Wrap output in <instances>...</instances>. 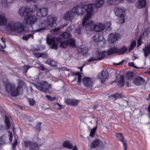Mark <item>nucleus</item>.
I'll use <instances>...</instances> for the list:
<instances>
[{"label": "nucleus", "mask_w": 150, "mask_h": 150, "mask_svg": "<svg viewBox=\"0 0 150 150\" xmlns=\"http://www.w3.org/2000/svg\"><path fill=\"white\" fill-rule=\"evenodd\" d=\"M93 6L92 4H89L86 6V8L84 9V8L86 6L84 2H81L73 8V11L74 12L75 14L77 15H83L85 11L86 12L87 14L84 17L82 20L83 25L92 16L93 12Z\"/></svg>", "instance_id": "1"}, {"label": "nucleus", "mask_w": 150, "mask_h": 150, "mask_svg": "<svg viewBox=\"0 0 150 150\" xmlns=\"http://www.w3.org/2000/svg\"><path fill=\"white\" fill-rule=\"evenodd\" d=\"M33 10L30 8H21L18 11L20 15L25 18V20L26 24L32 25L37 21V18L35 16L31 14Z\"/></svg>", "instance_id": "2"}, {"label": "nucleus", "mask_w": 150, "mask_h": 150, "mask_svg": "<svg viewBox=\"0 0 150 150\" xmlns=\"http://www.w3.org/2000/svg\"><path fill=\"white\" fill-rule=\"evenodd\" d=\"M47 42L50 45H51V47L53 49H56L58 47L57 44H59V47L62 48H66L68 45L67 41H63L61 38H55L52 37L51 38L46 37Z\"/></svg>", "instance_id": "3"}, {"label": "nucleus", "mask_w": 150, "mask_h": 150, "mask_svg": "<svg viewBox=\"0 0 150 150\" xmlns=\"http://www.w3.org/2000/svg\"><path fill=\"white\" fill-rule=\"evenodd\" d=\"M3 82L6 85V90L8 93H11V96H16L19 94L20 91L21 90L19 86H18L16 88L14 84L9 83L7 81L5 82L4 80Z\"/></svg>", "instance_id": "4"}, {"label": "nucleus", "mask_w": 150, "mask_h": 150, "mask_svg": "<svg viewBox=\"0 0 150 150\" xmlns=\"http://www.w3.org/2000/svg\"><path fill=\"white\" fill-rule=\"evenodd\" d=\"M7 30L10 32L17 31L21 33L24 30V28L20 23L17 22L14 23L13 22L9 23L6 26Z\"/></svg>", "instance_id": "5"}, {"label": "nucleus", "mask_w": 150, "mask_h": 150, "mask_svg": "<svg viewBox=\"0 0 150 150\" xmlns=\"http://www.w3.org/2000/svg\"><path fill=\"white\" fill-rule=\"evenodd\" d=\"M56 18L52 16H49L47 20V27H44L36 30L37 32H40L41 31L47 30L48 27H52L56 23Z\"/></svg>", "instance_id": "6"}, {"label": "nucleus", "mask_w": 150, "mask_h": 150, "mask_svg": "<svg viewBox=\"0 0 150 150\" xmlns=\"http://www.w3.org/2000/svg\"><path fill=\"white\" fill-rule=\"evenodd\" d=\"M42 86L38 85H35V86L37 88L46 93L50 92L49 88H51V86L46 81L42 82L40 83Z\"/></svg>", "instance_id": "7"}, {"label": "nucleus", "mask_w": 150, "mask_h": 150, "mask_svg": "<svg viewBox=\"0 0 150 150\" xmlns=\"http://www.w3.org/2000/svg\"><path fill=\"white\" fill-rule=\"evenodd\" d=\"M127 48L124 46L118 49L117 47H113L110 48L107 50L108 54V55L113 54L117 53L118 54H122L125 53L127 50Z\"/></svg>", "instance_id": "8"}, {"label": "nucleus", "mask_w": 150, "mask_h": 150, "mask_svg": "<svg viewBox=\"0 0 150 150\" xmlns=\"http://www.w3.org/2000/svg\"><path fill=\"white\" fill-rule=\"evenodd\" d=\"M107 52L105 51L99 52L96 54V57H93L90 58L88 60L89 62L95 60H100L103 59L107 55Z\"/></svg>", "instance_id": "9"}, {"label": "nucleus", "mask_w": 150, "mask_h": 150, "mask_svg": "<svg viewBox=\"0 0 150 150\" xmlns=\"http://www.w3.org/2000/svg\"><path fill=\"white\" fill-rule=\"evenodd\" d=\"M109 76V73L106 70H103L101 72L99 73L97 77L98 79H100L101 83H103L108 79Z\"/></svg>", "instance_id": "10"}, {"label": "nucleus", "mask_w": 150, "mask_h": 150, "mask_svg": "<svg viewBox=\"0 0 150 150\" xmlns=\"http://www.w3.org/2000/svg\"><path fill=\"white\" fill-rule=\"evenodd\" d=\"M82 82L85 86L88 88H91L93 86V81L91 78L86 77H84Z\"/></svg>", "instance_id": "11"}, {"label": "nucleus", "mask_w": 150, "mask_h": 150, "mask_svg": "<svg viewBox=\"0 0 150 150\" xmlns=\"http://www.w3.org/2000/svg\"><path fill=\"white\" fill-rule=\"evenodd\" d=\"M114 11L116 16L121 18L122 20V21L121 23H124L125 20L124 19V15L125 13V12L124 11L123 9L122 8H120L116 7L115 8Z\"/></svg>", "instance_id": "12"}, {"label": "nucleus", "mask_w": 150, "mask_h": 150, "mask_svg": "<svg viewBox=\"0 0 150 150\" xmlns=\"http://www.w3.org/2000/svg\"><path fill=\"white\" fill-rule=\"evenodd\" d=\"M120 37V35L118 33H112L109 34L108 41L111 43H114L118 40Z\"/></svg>", "instance_id": "13"}, {"label": "nucleus", "mask_w": 150, "mask_h": 150, "mask_svg": "<svg viewBox=\"0 0 150 150\" xmlns=\"http://www.w3.org/2000/svg\"><path fill=\"white\" fill-rule=\"evenodd\" d=\"M48 9L45 8H42L38 9L37 11L36 14L40 17H42L47 14Z\"/></svg>", "instance_id": "14"}, {"label": "nucleus", "mask_w": 150, "mask_h": 150, "mask_svg": "<svg viewBox=\"0 0 150 150\" xmlns=\"http://www.w3.org/2000/svg\"><path fill=\"white\" fill-rule=\"evenodd\" d=\"M102 142L98 139L95 140L92 142L91 148H94L97 149H99L101 148Z\"/></svg>", "instance_id": "15"}, {"label": "nucleus", "mask_w": 150, "mask_h": 150, "mask_svg": "<svg viewBox=\"0 0 150 150\" xmlns=\"http://www.w3.org/2000/svg\"><path fill=\"white\" fill-rule=\"evenodd\" d=\"M87 21L85 22V24L83 25L82 24L83 26L85 27L87 31H92L93 30V28L94 27L95 23H93V22L91 21H88L86 24V23L87 22Z\"/></svg>", "instance_id": "16"}, {"label": "nucleus", "mask_w": 150, "mask_h": 150, "mask_svg": "<svg viewBox=\"0 0 150 150\" xmlns=\"http://www.w3.org/2000/svg\"><path fill=\"white\" fill-rule=\"evenodd\" d=\"M116 136L118 140L121 141L122 143L124 150H127V144L125 142V138L122 136V134L121 133L117 134Z\"/></svg>", "instance_id": "17"}, {"label": "nucleus", "mask_w": 150, "mask_h": 150, "mask_svg": "<svg viewBox=\"0 0 150 150\" xmlns=\"http://www.w3.org/2000/svg\"><path fill=\"white\" fill-rule=\"evenodd\" d=\"M146 0H138L135 4V6L139 9H141L145 7L146 6Z\"/></svg>", "instance_id": "18"}, {"label": "nucleus", "mask_w": 150, "mask_h": 150, "mask_svg": "<svg viewBox=\"0 0 150 150\" xmlns=\"http://www.w3.org/2000/svg\"><path fill=\"white\" fill-rule=\"evenodd\" d=\"M35 143L32 142L29 140H26L22 142V144L25 148L29 149V150H30Z\"/></svg>", "instance_id": "19"}, {"label": "nucleus", "mask_w": 150, "mask_h": 150, "mask_svg": "<svg viewBox=\"0 0 150 150\" xmlns=\"http://www.w3.org/2000/svg\"><path fill=\"white\" fill-rule=\"evenodd\" d=\"M77 50L79 53H82L84 56L86 55L88 52L87 48L85 47L83 45L79 46L77 49Z\"/></svg>", "instance_id": "20"}, {"label": "nucleus", "mask_w": 150, "mask_h": 150, "mask_svg": "<svg viewBox=\"0 0 150 150\" xmlns=\"http://www.w3.org/2000/svg\"><path fill=\"white\" fill-rule=\"evenodd\" d=\"M105 28V27L103 24L99 23L94 25L93 29L95 31H100L103 30Z\"/></svg>", "instance_id": "21"}, {"label": "nucleus", "mask_w": 150, "mask_h": 150, "mask_svg": "<svg viewBox=\"0 0 150 150\" xmlns=\"http://www.w3.org/2000/svg\"><path fill=\"white\" fill-rule=\"evenodd\" d=\"M144 82V80L142 78L138 77L135 78L133 81V83L136 85L139 86L143 84Z\"/></svg>", "instance_id": "22"}, {"label": "nucleus", "mask_w": 150, "mask_h": 150, "mask_svg": "<svg viewBox=\"0 0 150 150\" xmlns=\"http://www.w3.org/2000/svg\"><path fill=\"white\" fill-rule=\"evenodd\" d=\"M75 14L74 12L73 11V9L71 11H68L67 13H66L64 17V18L67 20H69L72 18L74 16Z\"/></svg>", "instance_id": "23"}, {"label": "nucleus", "mask_w": 150, "mask_h": 150, "mask_svg": "<svg viewBox=\"0 0 150 150\" xmlns=\"http://www.w3.org/2000/svg\"><path fill=\"white\" fill-rule=\"evenodd\" d=\"M65 102L69 105H77L79 101L76 100L68 99L65 100Z\"/></svg>", "instance_id": "24"}, {"label": "nucleus", "mask_w": 150, "mask_h": 150, "mask_svg": "<svg viewBox=\"0 0 150 150\" xmlns=\"http://www.w3.org/2000/svg\"><path fill=\"white\" fill-rule=\"evenodd\" d=\"M145 57H147L150 53V42L143 48Z\"/></svg>", "instance_id": "25"}, {"label": "nucleus", "mask_w": 150, "mask_h": 150, "mask_svg": "<svg viewBox=\"0 0 150 150\" xmlns=\"http://www.w3.org/2000/svg\"><path fill=\"white\" fill-rule=\"evenodd\" d=\"M121 98V95L119 93H116L114 95H111L109 96L110 100L112 101H114L117 99Z\"/></svg>", "instance_id": "26"}, {"label": "nucleus", "mask_w": 150, "mask_h": 150, "mask_svg": "<svg viewBox=\"0 0 150 150\" xmlns=\"http://www.w3.org/2000/svg\"><path fill=\"white\" fill-rule=\"evenodd\" d=\"M117 84L120 87H123L124 84V75H121L120 78L117 82Z\"/></svg>", "instance_id": "27"}, {"label": "nucleus", "mask_w": 150, "mask_h": 150, "mask_svg": "<svg viewBox=\"0 0 150 150\" xmlns=\"http://www.w3.org/2000/svg\"><path fill=\"white\" fill-rule=\"evenodd\" d=\"M63 146L64 147L69 149H71L73 148L72 144L68 141H65L63 143Z\"/></svg>", "instance_id": "28"}, {"label": "nucleus", "mask_w": 150, "mask_h": 150, "mask_svg": "<svg viewBox=\"0 0 150 150\" xmlns=\"http://www.w3.org/2000/svg\"><path fill=\"white\" fill-rule=\"evenodd\" d=\"M7 22V20L3 15H0V25H5Z\"/></svg>", "instance_id": "29"}, {"label": "nucleus", "mask_w": 150, "mask_h": 150, "mask_svg": "<svg viewBox=\"0 0 150 150\" xmlns=\"http://www.w3.org/2000/svg\"><path fill=\"white\" fill-rule=\"evenodd\" d=\"M103 0H96L95 6L96 8H100L103 4Z\"/></svg>", "instance_id": "30"}, {"label": "nucleus", "mask_w": 150, "mask_h": 150, "mask_svg": "<svg viewBox=\"0 0 150 150\" xmlns=\"http://www.w3.org/2000/svg\"><path fill=\"white\" fill-rule=\"evenodd\" d=\"M71 37V35L70 33L67 32H64L62 35L60 36L59 37H58L57 38H61L62 39V38H63L64 39H66L70 38Z\"/></svg>", "instance_id": "31"}, {"label": "nucleus", "mask_w": 150, "mask_h": 150, "mask_svg": "<svg viewBox=\"0 0 150 150\" xmlns=\"http://www.w3.org/2000/svg\"><path fill=\"white\" fill-rule=\"evenodd\" d=\"M123 0H107L108 3L110 5H114L117 3L121 2Z\"/></svg>", "instance_id": "32"}, {"label": "nucleus", "mask_w": 150, "mask_h": 150, "mask_svg": "<svg viewBox=\"0 0 150 150\" xmlns=\"http://www.w3.org/2000/svg\"><path fill=\"white\" fill-rule=\"evenodd\" d=\"M5 122L7 127V129H9L10 126L11 122L9 118L6 115L5 117Z\"/></svg>", "instance_id": "33"}, {"label": "nucleus", "mask_w": 150, "mask_h": 150, "mask_svg": "<svg viewBox=\"0 0 150 150\" xmlns=\"http://www.w3.org/2000/svg\"><path fill=\"white\" fill-rule=\"evenodd\" d=\"M74 75H76L77 76L74 77V81L76 80L77 77L78 79V83H80L81 81V75L79 72H77L75 73L74 74Z\"/></svg>", "instance_id": "34"}, {"label": "nucleus", "mask_w": 150, "mask_h": 150, "mask_svg": "<svg viewBox=\"0 0 150 150\" xmlns=\"http://www.w3.org/2000/svg\"><path fill=\"white\" fill-rule=\"evenodd\" d=\"M67 42H68V45H69L73 47H75L76 46L74 39L71 38L67 40Z\"/></svg>", "instance_id": "35"}, {"label": "nucleus", "mask_w": 150, "mask_h": 150, "mask_svg": "<svg viewBox=\"0 0 150 150\" xmlns=\"http://www.w3.org/2000/svg\"><path fill=\"white\" fill-rule=\"evenodd\" d=\"M133 77V72H128L126 75V77L128 79H132Z\"/></svg>", "instance_id": "36"}, {"label": "nucleus", "mask_w": 150, "mask_h": 150, "mask_svg": "<svg viewBox=\"0 0 150 150\" xmlns=\"http://www.w3.org/2000/svg\"><path fill=\"white\" fill-rule=\"evenodd\" d=\"M30 38L32 39L33 38V34H30L26 35L23 36L22 37V39L24 40H27Z\"/></svg>", "instance_id": "37"}, {"label": "nucleus", "mask_w": 150, "mask_h": 150, "mask_svg": "<svg viewBox=\"0 0 150 150\" xmlns=\"http://www.w3.org/2000/svg\"><path fill=\"white\" fill-rule=\"evenodd\" d=\"M97 128V127L96 126L91 129L90 134V137H93L94 136Z\"/></svg>", "instance_id": "38"}, {"label": "nucleus", "mask_w": 150, "mask_h": 150, "mask_svg": "<svg viewBox=\"0 0 150 150\" xmlns=\"http://www.w3.org/2000/svg\"><path fill=\"white\" fill-rule=\"evenodd\" d=\"M5 140L4 136H2L1 137H0V147L1 146V145L5 144Z\"/></svg>", "instance_id": "39"}, {"label": "nucleus", "mask_w": 150, "mask_h": 150, "mask_svg": "<svg viewBox=\"0 0 150 150\" xmlns=\"http://www.w3.org/2000/svg\"><path fill=\"white\" fill-rule=\"evenodd\" d=\"M136 45V42L135 41H132L131 43L130 47L128 50L129 52L133 49L135 46Z\"/></svg>", "instance_id": "40"}, {"label": "nucleus", "mask_w": 150, "mask_h": 150, "mask_svg": "<svg viewBox=\"0 0 150 150\" xmlns=\"http://www.w3.org/2000/svg\"><path fill=\"white\" fill-rule=\"evenodd\" d=\"M30 149V150H40L38 144L36 143L33 145L32 147Z\"/></svg>", "instance_id": "41"}, {"label": "nucleus", "mask_w": 150, "mask_h": 150, "mask_svg": "<svg viewBox=\"0 0 150 150\" xmlns=\"http://www.w3.org/2000/svg\"><path fill=\"white\" fill-rule=\"evenodd\" d=\"M42 123L41 122H38L35 128L38 132L40 131L41 129V125Z\"/></svg>", "instance_id": "42"}, {"label": "nucleus", "mask_w": 150, "mask_h": 150, "mask_svg": "<svg viewBox=\"0 0 150 150\" xmlns=\"http://www.w3.org/2000/svg\"><path fill=\"white\" fill-rule=\"evenodd\" d=\"M147 34L148 33L147 32V30L146 29H145L144 32L142 33V35L140 36L139 38L140 39H142L144 38L146 36H147Z\"/></svg>", "instance_id": "43"}, {"label": "nucleus", "mask_w": 150, "mask_h": 150, "mask_svg": "<svg viewBox=\"0 0 150 150\" xmlns=\"http://www.w3.org/2000/svg\"><path fill=\"white\" fill-rule=\"evenodd\" d=\"M99 35L98 34H96L93 37V39L94 41L97 42L99 41Z\"/></svg>", "instance_id": "44"}, {"label": "nucleus", "mask_w": 150, "mask_h": 150, "mask_svg": "<svg viewBox=\"0 0 150 150\" xmlns=\"http://www.w3.org/2000/svg\"><path fill=\"white\" fill-rule=\"evenodd\" d=\"M28 100L30 105L33 106L35 104V101L33 99L29 98Z\"/></svg>", "instance_id": "45"}, {"label": "nucleus", "mask_w": 150, "mask_h": 150, "mask_svg": "<svg viewBox=\"0 0 150 150\" xmlns=\"http://www.w3.org/2000/svg\"><path fill=\"white\" fill-rule=\"evenodd\" d=\"M46 97L50 101L55 100L56 99L55 97L52 98L51 96L48 95H46Z\"/></svg>", "instance_id": "46"}, {"label": "nucleus", "mask_w": 150, "mask_h": 150, "mask_svg": "<svg viewBox=\"0 0 150 150\" xmlns=\"http://www.w3.org/2000/svg\"><path fill=\"white\" fill-rule=\"evenodd\" d=\"M17 144V140L16 139L14 140L13 143H12V148H13L14 149L15 148V147L16 145Z\"/></svg>", "instance_id": "47"}, {"label": "nucleus", "mask_w": 150, "mask_h": 150, "mask_svg": "<svg viewBox=\"0 0 150 150\" xmlns=\"http://www.w3.org/2000/svg\"><path fill=\"white\" fill-rule=\"evenodd\" d=\"M18 86H19L20 87V89H22V86L23 84V82L22 81H21L20 79L18 80Z\"/></svg>", "instance_id": "48"}, {"label": "nucleus", "mask_w": 150, "mask_h": 150, "mask_svg": "<svg viewBox=\"0 0 150 150\" xmlns=\"http://www.w3.org/2000/svg\"><path fill=\"white\" fill-rule=\"evenodd\" d=\"M82 28L81 27L78 28L75 30V33H76L78 35L80 34L81 33V31L82 30Z\"/></svg>", "instance_id": "49"}, {"label": "nucleus", "mask_w": 150, "mask_h": 150, "mask_svg": "<svg viewBox=\"0 0 150 150\" xmlns=\"http://www.w3.org/2000/svg\"><path fill=\"white\" fill-rule=\"evenodd\" d=\"M33 55L37 58H39L41 57V53H34Z\"/></svg>", "instance_id": "50"}, {"label": "nucleus", "mask_w": 150, "mask_h": 150, "mask_svg": "<svg viewBox=\"0 0 150 150\" xmlns=\"http://www.w3.org/2000/svg\"><path fill=\"white\" fill-rule=\"evenodd\" d=\"M60 30L59 28H56L52 29V31H53L54 33H57Z\"/></svg>", "instance_id": "51"}, {"label": "nucleus", "mask_w": 150, "mask_h": 150, "mask_svg": "<svg viewBox=\"0 0 150 150\" xmlns=\"http://www.w3.org/2000/svg\"><path fill=\"white\" fill-rule=\"evenodd\" d=\"M9 139L10 142H11L12 140L13 135L12 134L11 132H9Z\"/></svg>", "instance_id": "52"}, {"label": "nucleus", "mask_w": 150, "mask_h": 150, "mask_svg": "<svg viewBox=\"0 0 150 150\" xmlns=\"http://www.w3.org/2000/svg\"><path fill=\"white\" fill-rule=\"evenodd\" d=\"M32 66H23V69L25 71V73H26L28 70Z\"/></svg>", "instance_id": "53"}, {"label": "nucleus", "mask_w": 150, "mask_h": 150, "mask_svg": "<svg viewBox=\"0 0 150 150\" xmlns=\"http://www.w3.org/2000/svg\"><path fill=\"white\" fill-rule=\"evenodd\" d=\"M142 38L140 39V38H139V39L138 40V42H137V46L138 47L139 46L141 45V44H142L141 40H142Z\"/></svg>", "instance_id": "54"}, {"label": "nucleus", "mask_w": 150, "mask_h": 150, "mask_svg": "<svg viewBox=\"0 0 150 150\" xmlns=\"http://www.w3.org/2000/svg\"><path fill=\"white\" fill-rule=\"evenodd\" d=\"M125 61V60H122L121 62H119V63H113V65H122V63L124 62V61Z\"/></svg>", "instance_id": "55"}, {"label": "nucleus", "mask_w": 150, "mask_h": 150, "mask_svg": "<svg viewBox=\"0 0 150 150\" xmlns=\"http://www.w3.org/2000/svg\"><path fill=\"white\" fill-rule=\"evenodd\" d=\"M57 63L56 62L53 61H51V64L50 66H57Z\"/></svg>", "instance_id": "56"}, {"label": "nucleus", "mask_w": 150, "mask_h": 150, "mask_svg": "<svg viewBox=\"0 0 150 150\" xmlns=\"http://www.w3.org/2000/svg\"><path fill=\"white\" fill-rule=\"evenodd\" d=\"M41 57H42L43 58H46L47 57V55L45 53H41Z\"/></svg>", "instance_id": "57"}, {"label": "nucleus", "mask_w": 150, "mask_h": 150, "mask_svg": "<svg viewBox=\"0 0 150 150\" xmlns=\"http://www.w3.org/2000/svg\"><path fill=\"white\" fill-rule=\"evenodd\" d=\"M55 104L57 105L58 106V107L57 108V110H59L62 108L61 105H60L58 103H56Z\"/></svg>", "instance_id": "58"}, {"label": "nucleus", "mask_w": 150, "mask_h": 150, "mask_svg": "<svg viewBox=\"0 0 150 150\" xmlns=\"http://www.w3.org/2000/svg\"><path fill=\"white\" fill-rule=\"evenodd\" d=\"M39 68L42 71L45 70V68L44 66H40L39 67Z\"/></svg>", "instance_id": "59"}, {"label": "nucleus", "mask_w": 150, "mask_h": 150, "mask_svg": "<svg viewBox=\"0 0 150 150\" xmlns=\"http://www.w3.org/2000/svg\"><path fill=\"white\" fill-rule=\"evenodd\" d=\"M148 111L149 112V116L150 117V104L148 106Z\"/></svg>", "instance_id": "60"}, {"label": "nucleus", "mask_w": 150, "mask_h": 150, "mask_svg": "<svg viewBox=\"0 0 150 150\" xmlns=\"http://www.w3.org/2000/svg\"><path fill=\"white\" fill-rule=\"evenodd\" d=\"M51 61L50 60H47L46 62L48 65H50Z\"/></svg>", "instance_id": "61"}, {"label": "nucleus", "mask_w": 150, "mask_h": 150, "mask_svg": "<svg viewBox=\"0 0 150 150\" xmlns=\"http://www.w3.org/2000/svg\"><path fill=\"white\" fill-rule=\"evenodd\" d=\"M1 40L2 42L4 43V44H5L6 42V40L3 37H2L1 38Z\"/></svg>", "instance_id": "62"}, {"label": "nucleus", "mask_w": 150, "mask_h": 150, "mask_svg": "<svg viewBox=\"0 0 150 150\" xmlns=\"http://www.w3.org/2000/svg\"><path fill=\"white\" fill-rule=\"evenodd\" d=\"M128 66H135L133 62H129L128 63Z\"/></svg>", "instance_id": "63"}, {"label": "nucleus", "mask_w": 150, "mask_h": 150, "mask_svg": "<svg viewBox=\"0 0 150 150\" xmlns=\"http://www.w3.org/2000/svg\"><path fill=\"white\" fill-rule=\"evenodd\" d=\"M72 150H78V149L76 146H74V148L72 149Z\"/></svg>", "instance_id": "64"}]
</instances>
